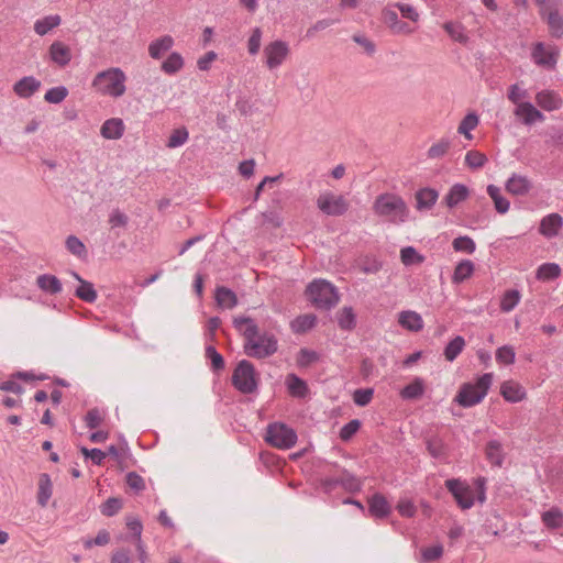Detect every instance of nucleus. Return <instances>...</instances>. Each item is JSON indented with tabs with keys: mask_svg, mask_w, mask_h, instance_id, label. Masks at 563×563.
Here are the masks:
<instances>
[{
	"mask_svg": "<svg viewBox=\"0 0 563 563\" xmlns=\"http://www.w3.org/2000/svg\"><path fill=\"white\" fill-rule=\"evenodd\" d=\"M398 322L404 329L413 332H418L423 328V320L421 316L411 310L400 312Z\"/></svg>",
	"mask_w": 563,
	"mask_h": 563,
	"instance_id": "obj_26",
	"label": "nucleus"
},
{
	"mask_svg": "<svg viewBox=\"0 0 563 563\" xmlns=\"http://www.w3.org/2000/svg\"><path fill=\"white\" fill-rule=\"evenodd\" d=\"M531 57L536 65L554 69L559 58V49L555 46L547 48L544 43L538 42L532 47Z\"/></svg>",
	"mask_w": 563,
	"mask_h": 563,
	"instance_id": "obj_10",
	"label": "nucleus"
},
{
	"mask_svg": "<svg viewBox=\"0 0 563 563\" xmlns=\"http://www.w3.org/2000/svg\"><path fill=\"white\" fill-rule=\"evenodd\" d=\"M415 197H416V208L419 211L430 210L435 205V202L439 198V192H438V190H435L433 188L426 187V188L419 189L416 192Z\"/></svg>",
	"mask_w": 563,
	"mask_h": 563,
	"instance_id": "obj_19",
	"label": "nucleus"
},
{
	"mask_svg": "<svg viewBox=\"0 0 563 563\" xmlns=\"http://www.w3.org/2000/svg\"><path fill=\"white\" fill-rule=\"evenodd\" d=\"M73 277L79 282V287L76 289V296L84 301L93 302L97 299V292L93 285L84 280L77 273H71Z\"/></svg>",
	"mask_w": 563,
	"mask_h": 563,
	"instance_id": "obj_30",
	"label": "nucleus"
},
{
	"mask_svg": "<svg viewBox=\"0 0 563 563\" xmlns=\"http://www.w3.org/2000/svg\"><path fill=\"white\" fill-rule=\"evenodd\" d=\"M339 327L343 330H352L355 327V314L351 307H344L338 316Z\"/></svg>",
	"mask_w": 563,
	"mask_h": 563,
	"instance_id": "obj_47",
	"label": "nucleus"
},
{
	"mask_svg": "<svg viewBox=\"0 0 563 563\" xmlns=\"http://www.w3.org/2000/svg\"><path fill=\"white\" fill-rule=\"evenodd\" d=\"M532 188L530 179L526 176L512 174L506 183V190L515 196H525Z\"/></svg>",
	"mask_w": 563,
	"mask_h": 563,
	"instance_id": "obj_16",
	"label": "nucleus"
},
{
	"mask_svg": "<svg viewBox=\"0 0 563 563\" xmlns=\"http://www.w3.org/2000/svg\"><path fill=\"white\" fill-rule=\"evenodd\" d=\"M465 346V340L461 335H456L444 347L443 355L446 361L453 362L463 351Z\"/></svg>",
	"mask_w": 563,
	"mask_h": 563,
	"instance_id": "obj_38",
	"label": "nucleus"
},
{
	"mask_svg": "<svg viewBox=\"0 0 563 563\" xmlns=\"http://www.w3.org/2000/svg\"><path fill=\"white\" fill-rule=\"evenodd\" d=\"M185 65L183 56L177 53L173 52L168 55V57L162 63L161 69L166 75H175L179 70L183 69Z\"/></svg>",
	"mask_w": 563,
	"mask_h": 563,
	"instance_id": "obj_32",
	"label": "nucleus"
},
{
	"mask_svg": "<svg viewBox=\"0 0 563 563\" xmlns=\"http://www.w3.org/2000/svg\"><path fill=\"white\" fill-rule=\"evenodd\" d=\"M563 227V218L559 213H551L545 216L539 227V232L548 238L552 239L556 236Z\"/></svg>",
	"mask_w": 563,
	"mask_h": 563,
	"instance_id": "obj_14",
	"label": "nucleus"
},
{
	"mask_svg": "<svg viewBox=\"0 0 563 563\" xmlns=\"http://www.w3.org/2000/svg\"><path fill=\"white\" fill-rule=\"evenodd\" d=\"M319 360V354L316 351L301 349L298 354L297 364L300 367H308Z\"/></svg>",
	"mask_w": 563,
	"mask_h": 563,
	"instance_id": "obj_61",
	"label": "nucleus"
},
{
	"mask_svg": "<svg viewBox=\"0 0 563 563\" xmlns=\"http://www.w3.org/2000/svg\"><path fill=\"white\" fill-rule=\"evenodd\" d=\"M53 495V483L48 474L43 473L38 477L36 500L41 507H46Z\"/></svg>",
	"mask_w": 563,
	"mask_h": 563,
	"instance_id": "obj_22",
	"label": "nucleus"
},
{
	"mask_svg": "<svg viewBox=\"0 0 563 563\" xmlns=\"http://www.w3.org/2000/svg\"><path fill=\"white\" fill-rule=\"evenodd\" d=\"M62 18L58 14L46 15L34 22V31L37 35L44 36L49 33L53 29L59 26Z\"/></svg>",
	"mask_w": 563,
	"mask_h": 563,
	"instance_id": "obj_28",
	"label": "nucleus"
},
{
	"mask_svg": "<svg viewBox=\"0 0 563 563\" xmlns=\"http://www.w3.org/2000/svg\"><path fill=\"white\" fill-rule=\"evenodd\" d=\"M289 46L282 40L271 42L264 47L266 66L269 69L279 67L289 55Z\"/></svg>",
	"mask_w": 563,
	"mask_h": 563,
	"instance_id": "obj_11",
	"label": "nucleus"
},
{
	"mask_svg": "<svg viewBox=\"0 0 563 563\" xmlns=\"http://www.w3.org/2000/svg\"><path fill=\"white\" fill-rule=\"evenodd\" d=\"M516 352L511 345H504L496 351V361L504 365H511L515 363Z\"/></svg>",
	"mask_w": 563,
	"mask_h": 563,
	"instance_id": "obj_53",
	"label": "nucleus"
},
{
	"mask_svg": "<svg viewBox=\"0 0 563 563\" xmlns=\"http://www.w3.org/2000/svg\"><path fill=\"white\" fill-rule=\"evenodd\" d=\"M232 385L242 394H253L258 388V374L254 365L247 361H240L232 374Z\"/></svg>",
	"mask_w": 563,
	"mask_h": 563,
	"instance_id": "obj_6",
	"label": "nucleus"
},
{
	"mask_svg": "<svg viewBox=\"0 0 563 563\" xmlns=\"http://www.w3.org/2000/svg\"><path fill=\"white\" fill-rule=\"evenodd\" d=\"M515 115L522 119V122L526 125H531L536 121H543L544 115L541 111H539L532 103L530 102H521L518 103Z\"/></svg>",
	"mask_w": 563,
	"mask_h": 563,
	"instance_id": "obj_15",
	"label": "nucleus"
},
{
	"mask_svg": "<svg viewBox=\"0 0 563 563\" xmlns=\"http://www.w3.org/2000/svg\"><path fill=\"white\" fill-rule=\"evenodd\" d=\"M49 59L58 67H66L73 57L70 47L60 42L55 41L48 47Z\"/></svg>",
	"mask_w": 563,
	"mask_h": 563,
	"instance_id": "obj_13",
	"label": "nucleus"
},
{
	"mask_svg": "<svg viewBox=\"0 0 563 563\" xmlns=\"http://www.w3.org/2000/svg\"><path fill=\"white\" fill-rule=\"evenodd\" d=\"M106 419V411L100 408H92L88 410L85 416L86 426L89 429H96L102 424Z\"/></svg>",
	"mask_w": 563,
	"mask_h": 563,
	"instance_id": "obj_45",
	"label": "nucleus"
},
{
	"mask_svg": "<svg viewBox=\"0 0 563 563\" xmlns=\"http://www.w3.org/2000/svg\"><path fill=\"white\" fill-rule=\"evenodd\" d=\"M189 139L188 130L185 126L174 129L169 135L166 146L168 148H176L184 145Z\"/></svg>",
	"mask_w": 563,
	"mask_h": 563,
	"instance_id": "obj_43",
	"label": "nucleus"
},
{
	"mask_svg": "<svg viewBox=\"0 0 563 563\" xmlns=\"http://www.w3.org/2000/svg\"><path fill=\"white\" fill-rule=\"evenodd\" d=\"M478 124V117L475 113L466 114L460 122L457 132L463 134L467 140H472L473 136L471 131L474 130Z\"/></svg>",
	"mask_w": 563,
	"mask_h": 563,
	"instance_id": "obj_44",
	"label": "nucleus"
},
{
	"mask_svg": "<svg viewBox=\"0 0 563 563\" xmlns=\"http://www.w3.org/2000/svg\"><path fill=\"white\" fill-rule=\"evenodd\" d=\"M318 209L329 217H341L349 210V202L342 195L324 191L317 198Z\"/></svg>",
	"mask_w": 563,
	"mask_h": 563,
	"instance_id": "obj_9",
	"label": "nucleus"
},
{
	"mask_svg": "<svg viewBox=\"0 0 563 563\" xmlns=\"http://www.w3.org/2000/svg\"><path fill=\"white\" fill-rule=\"evenodd\" d=\"M336 21L333 19H323L317 21L312 26H310L306 32V37L311 38L316 35L317 32L323 31L331 25H333Z\"/></svg>",
	"mask_w": 563,
	"mask_h": 563,
	"instance_id": "obj_64",
	"label": "nucleus"
},
{
	"mask_svg": "<svg viewBox=\"0 0 563 563\" xmlns=\"http://www.w3.org/2000/svg\"><path fill=\"white\" fill-rule=\"evenodd\" d=\"M361 428V421L358 419H352L345 423L340 430V439L344 442L350 441Z\"/></svg>",
	"mask_w": 563,
	"mask_h": 563,
	"instance_id": "obj_56",
	"label": "nucleus"
},
{
	"mask_svg": "<svg viewBox=\"0 0 563 563\" xmlns=\"http://www.w3.org/2000/svg\"><path fill=\"white\" fill-rule=\"evenodd\" d=\"M340 486L349 493H357L362 489V482L347 470H342L339 476Z\"/></svg>",
	"mask_w": 563,
	"mask_h": 563,
	"instance_id": "obj_37",
	"label": "nucleus"
},
{
	"mask_svg": "<svg viewBox=\"0 0 563 563\" xmlns=\"http://www.w3.org/2000/svg\"><path fill=\"white\" fill-rule=\"evenodd\" d=\"M205 353L206 357L209 358L211 362V367L213 372H220L224 368V358L213 345H207Z\"/></svg>",
	"mask_w": 563,
	"mask_h": 563,
	"instance_id": "obj_48",
	"label": "nucleus"
},
{
	"mask_svg": "<svg viewBox=\"0 0 563 563\" xmlns=\"http://www.w3.org/2000/svg\"><path fill=\"white\" fill-rule=\"evenodd\" d=\"M122 500L117 497L108 498L101 506L100 511L106 517H112L122 508Z\"/></svg>",
	"mask_w": 563,
	"mask_h": 563,
	"instance_id": "obj_55",
	"label": "nucleus"
},
{
	"mask_svg": "<svg viewBox=\"0 0 563 563\" xmlns=\"http://www.w3.org/2000/svg\"><path fill=\"white\" fill-rule=\"evenodd\" d=\"M91 89L99 96L119 98L125 93L126 76L118 67H111L96 74Z\"/></svg>",
	"mask_w": 563,
	"mask_h": 563,
	"instance_id": "obj_2",
	"label": "nucleus"
},
{
	"mask_svg": "<svg viewBox=\"0 0 563 563\" xmlns=\"http://www.w3.org/2000/svg\"><path fill=\"white\" fill-rule=\"evenodd\" d=\"M488 162L487 156L478 151H468L465 155V164L472 169H478L484 167Z\"/></svg>",
	"mask_w": 563,
	"mask_h": 563,
	"instance_id": "obj_46",
	"label": "nucleus"
},
{
	"mask_svg": "<svg viewBox=\"0 0 563 563\" xmlns=\"http://www.w3.org/2000/svg\"><path fill=\"white\" fill-rule=\"evenodd\" d=\"M296 431L283 422L269 423L266 428L265 441L279 450H288L297 442Z\"/></svg>",
	"mask_w": 563,
	"mask_h": 563,
	"instance_id": "obj_8",
	"label": "nucleus"
},
{
	"mask_svg": "<svg viewBox=\"0 0 563 563\" xmlns=\"http://www.w3.org/2000/svg\"><path fill=\"white\" fill-rule=\"evenodd\" d=\"M493 373H485L475 383L462 384L454 401L463 408H470L482 402L493 384Z\"/></svg>",
	"mask_w": 563,
	"mask_h": 563,
	"instance_id": "obj_4",
	"label": "nucleus"
},
{
	"mask_svg": "<svg viewBox=\"0 0 563 563\" xmlns=\"http://www.w3.org/2000/svg\"><path fill=\"white\" fill-rule=\"evenodd\" d=\"M443 27L453 41L461 44H466L468 42V36L465 34V30L462 24L445 22Z\"/></svg>",
	"mask_w": 563,
	"mask_h": 563,
	"instance_id": "obj_40",
	"label": "nucleus"
},
{
	"mask_svg": "<svg viewBox=\"0 0 563 563\" xmlns=\"http://www.w3.org/2000/svg\"><path fill=\"white\" fill-rule=\"evenodd\" d=\"M306 292L316 308L324 310L333 308L340 299L336 288L324 279L310 283Z\"/></svg>",
	"mask_w": 563,
	"mask_h": 563,
	"instance_id": "obj_5",
	"label": "nucleus"
},
{
	"mask_svg": "<svg viewBox=\"0 0 563 563\" xmlns=\"http://www.w3.org/2000/svg\"><path fill=\"white\" fill-rule=\"evenodd\" d=\"M424 394V380L421 377H416L410 384L406 385L400 390V397L404 400H415Z\"/></svg>",
	"mask_w": 563,
	"mask_h": 563,
	"instance_id": "obj_29",
	"label": "nucleus"
},
{
	"mask_svg": "<svg viewBox=\"0 0 563 563\" xmlns=\"http://www.w3.org/2000/svg\"><path fill=\"white\" fill-rule=\"evenodd\" d=\"M445 487L453 495L455 501L462 509H470L474 505L472 490L460 479H446Z\"/></svg>",
	"mask_w": 563,
	"mask_h": 563,
	"instance_id": "obj_12",
	"label": "nucleus"
},
{
	"mask_svg": "<svg viewBox=\"0 0 563 563\" xmlns=\"http://www.w3.org/2000/svg\"><path fill=\"white\" fill-rule=\"evenodd\" d=\"M41 87L40 80L32 76L23 77L19 81H16L13 86V91L20 98H29L33 93H35Z\"/></svg>",
	"mask_w": 563,
	"mask_h": 563,
	"instance_id": "obj_20",
	"label": "nucleus"
},
{
	"mask_svg": "<svg viewBox=\"0 0 563 563\" xmlns=\"http://www.w3.org/2000/svg\"><path fill=\"white\" fill-rule=\"evenodd\" d=\"M373 211L376 216L394 224L405 222L409 216L406 201L400 196L388 192L376 197L373 203Z\"/></svg>",
	"mask_w": 563,
	"mask_h": 563,
	"instance_id": "obj_3",
	"label": "nucleus"
},
{
	"mask_svg": "<svg viewBox=\"0 0 563 563\" xmlns=\"http://www.w3.org/2000/svg\"><path fill=\"white\" fill-rule=\"evenodd\" d=\"M537 104L545 111L558 110L562 107V99L553 90H542L536 95Z\"/></svg>",
	"mask_w": 563,
	"mask_h": 563,
	"instance_id": "obj_17",
	"label": "nucleus"
},
{
	"mask_svg": "<svg viewBox=\"0 0 563 563\" xmlns=\"http://www.w3.org/2000/svg\"><path fill=\"white\" fill-rule=\"evenodd\" d=\"M561 268L555 263H544L537 271V278L541 280H552L560 276Z\"/></svg>",
	"mask_w": 563,
	"mask_h": 563,
	"instance_id": "obj_42",
	"label": "nucleus"
},
{
	"mask_svg": "<svg viewBox=\"0 0 563 563\" xmlns=\"http://www.w3.org/2000/svg\"><path fill=\"white\" fill-rule=\"evenodd\" d=\"M262 34V30L258 26L252 30L251 36L247 41V52L250 55H256L260 52Z\"/></svg>",
	"mask_w": 563,
	"mask_h": 563,
	"instance_id": "obj_60",
	"label": "nucleus"
},
{
	"mask_svg": "<svg viewBox=\"0 0 563 563\" xmlns=\"http://www.w3.org/2000/svg\"><path fill=\"white\" fill-rule=\"evenodd\" d=\"M542 522L550 529H558L563 526V515L559 508H551L542 514Z\"/></svg>",
	"mask_w": 563,
	"mask_h": 563,
	"instance_id": "obj_41",
	"label": "nucleus"
},
{
	"mask_svg": "<svg viewBox=\"0 0 563 563\" xmlns=\"http://www.w3.org/2000/svg\"><path fill=\"white\" fill-rule=\"evenodd\" d=\"M68 96V90L66 87L59 86L51 88L46 91L44 99L49 103H59Z\"/></svg>",
	"mask_w": 563,
	"mask_h": 563,
	"instance_id": "obj_58",
	"label": "nucleus"
},
{
	"mask_svg": "<svg viewBox=\"0 0 563 563\" xmlns=\"http://www.w3.org/2000/svg\"><path fill=\"white\" fill-rule=\"evenodd\" d=\"M232 323L244 339L243 350L249 357L262 360L276 353L277 339L267 332L260 333L258 325L253 318L238 316L233 318Z\"/></svg>",
	"mask_w": 563,
	"mask_h": 563,
	"instance_id": "obj_1",
	"label": "nucleus"
},
{
	"mask_svg": "<svg viewBox=\"0 0 563 563\" xmlns=\"http://www.w3.org/2000/svg\"><path fill=\"white\" fill-rule=\"evenodd\" d=\"M487 194L494 201L495 209L498 213H506L509 210L510 202L501 195L500 188L495 185L487 186Z\"/></svg>",
	"mask_w": 563,
	"mask_h": 563,
	"instance_id": "obj_33",
	"label": "nucleus"
},
{
	"mask_svg": "<svg viewBox=\"0 0 563 563\" xmlns=\"http://www.w3.org/2000/svg\"><path fill=\"white\" fill-rule=\"evenodd\" d=\"M373 395L372 388H358L353 393V401L360 407H365L372 401Z\"/></svg>",
	"mask_w": 563,
	"mask_h": 563,
	"instance_id": "obj_59",
	"label": "nucleus"
},
{
	"mask_svg": "<svg viewBox=\"0 0 563 563\" xmlns=\"http://www.w3.org/2000/svg\"><path fill=\"white\" fill-rule=\"evenodd\" d=\"M520 294L516 289L507 290L501 298L500 309L504 312L511 311L519 302Z\"/></svg>",
	"mask_w": 563,
	"mask_h": 563,
	"instance_id": "obj_51",
	"label": "nucleus"
},
{
	"mask_svg": "<svg viewBox=\"0 0 563 563\" xmlns=\"http://www.w3.org/2000/svg\"><path fill=\"white\" fill-rule=\"evenodd\" d=\"M451 146V143L448 139H442L438 143H434L429 150H428V157L431 159L440 158L446 154Z\"/></svg>",
	"mask_w": 563,
	"mask_h": 563,
	"instance_id": "obj_57",
	"label": "nucleus"
},
{
	"mask_svg": "<svg viewBox=\"0 0 563 563\" xmlns=\"http://www.w3.org/2000/svg\"><path fill=\"white\" fill-rule=\"evenodd\" d=\"M541 19L548 24L552 37L563 36V15L560 13L561 0H536Z\"/></svg>",
	"mask_w": 563,
	"mask_h": 563,
	"instance_id": "obj_7",
	"label": "nucleus"
},
{
	"mask_svg": "<svg viewBox=\"0 0 563 563\" xmlns=\"http://www.w3.org/2000/svg\"><path fill=\"white\" fill-rule=\"evenodd\" d=\"M66 249L68 252L79 258L86 257L87 255V249L85 244L75 235H69L66 239Z\"/></svg>",
	"mask_w": 563,
	"mask_h": 563,
	"instance_id": "obj_50",
	"label": "nucleus"
},
{
	"mask_svg": "<svg viewBox=\"0 0 563 563\" xmlns=\"http://www.w3.org/2000/svg\"><path fill=\"white\" fill-rule=\"evenodd\" d=\"M426 446L429 454L434 459H441L448 454V445L439 435L429 437L426 440Z\"/></svg>",
	"mask_w": 563,
	"mask_h": 563,
	"instance_id": "obj_31",
	"label": "nucleus"
},
{
	"mask_svg": "<svg viewBox=\"0 0 563 563\" xmlns=\"http://www.w3.org/2000/svg\"><path fill=\"white\" fill-rule=\"evenodd\" d=\"M174 45V38L170 35H164L148 45V54L154 59H161Z\"/></svg>",
	"mask_w": 563,
	"mask_h": 563,
	"instance_id": "obj_24",
	"label": "nucleus"
},
{
	"mask_svg": "<svg viewBox=\"0 0 563 563\" xmlns=\"http://www.w3.org/2000/svg\"><path fill=\"white\" fill-rule=\"evenodd\" d=\"M443 554V547L441 544H437L433 547L424 548L421 550L422 561L431 562L440 559Z\"/></svg>",
	"mask_w": 563,
	"mask_h": 563,
	"instance_id": "obj_62",
	"label": "nucleus"
},
{
	"mask_svg": "<svg viewBox=\"0 0 563 563\" xmlns=\"http://www.w3.org/2000/svg\"><path fill=\"white\" fill-rule=\"evenodd\" d=\"M500 394L505 400L509 402H518L526 397V391L523 388L512 380H508L501 384Z\"/></svg>",
	"mask_w": 563,
	"mask_h": 563,
	"instance_id": "obj_25",
	"label": "nucleus"
},
{
	"mask_svg": "<svg viewBox=\"0 0 563 563\" xmlns=\"http://www.w3.org/2000/svg\"><path fill=\"white\" fill-rule=\"evenodd\" d=\"M470 196L468 188L463 184H454L446 196L443 199V202L450 208L456 207L460 202L467 199Z\"/></svg>",
	"mask_w": 563,
	"mask_h": 563,
	"instance_id": "obj_23",
	"label": "nucleus"
},
{
	"mask_svg": "<svg viewBox=\"0 0 563 563\" xmlns=\"http://www.w3.org/2000/svg\"><path fill=\"white\" fill-rule=\"evenodd\" d=\"M124 123L121 119L111 118L103 122L100 134L107 140H118L123 135Z\"/></svg>",
	"mask_w": 563,
	"mask_h": 563,
	"instance_id": "obj_21",
	"label": "nucleus"
},
{
	"mask_svg": "<svg viewBox=\"0 0 563 563\" xmlns=\"http://www.w3.org/2000/svg\"><path fill=\"white\" fill-rule=\"evenodd\" d=\"M452 245L456 252H464L467 254L474 253L476 249L475 242L467 235L455 238Z\"/></svg>",
	"mask_w": 563,
	"mask_h": 563,
	"instance_id": "obj_54",
	"label": "nucleus"
},
{
	"mask_svg": "<svg viewBox=\"0 0 563 563\" xmlns=\"http://www.w3.org/2000/svg\"><path fill=\"white\" fill-rule=\"evenodd\" d=\"M400 258L404 265L420 264L424 257L420 255L415 247L406 246L400 251Z\"/></svg>",
	"mask_w": 563,
	"mask_h": 563,
	"instance_id": "obj_52",
	"label": "nucleus"
},
{
	"mask_svg": "<svg viewBox=\"0 0 563 563\" xmlns=\"http://www.w3.org/2000/svg\"><path fill=\"white\" fill-rule=\"evenodd\" d=\"M485 454H486L487 461L492 465L498 466V467L503 466V463L505 460V453L503 450V445L499 441H497V440L488 441L486 444V448H485Z\"/></svg>",
	"mask_w": 563,
	"mask_h": 563,
	"instance_id": "obj_27",
	"label": "nucleus"
},
{
	"mask_svg": "<svg viewBox=\"0 0 563 563\" xmlns=\"http://www.w3.org/2000/svg\"><path fill=\"white\" fill-rule=\"evenodd\" d=\"M37 286L49 294H58L62 291V284L54 275H41L36 279Z\"/></svg>",
	"mask_w": 563,
	"mask_h": 563,
	"instance_id": "obj_39",
	"label": "nucleus"
},
{
	"mask_svg": "<svg viewBox=\"0 0 563 563\" xmlns=\"http://www.w3.org/2000/svg\"><path fill=\"white\" fill-rule=\"evenodd\" d=\"M474 263L470 260H462L454 269L452 275L453 284H461L470 278L474 272Z\"/></svg>",
	"mask_w": 563,
	"mask_h": 563,
	"instance_id": "obj_34",
	"label": "nucleus"
},
{
	"mask_svg": "<svg viewBox=\"0 0 563 563\" xmlns=\"http://www.w3.org/2000/svg\"><path fill=\"white\" fill-rule=\"evenodd\" d=\"M80 452L85 457L90 459L96 465H101L103 460L107 457V453L99 449L89 450L82 446Z\"/></svg>",
	"mask_w": 563,
	"mask_h": 563,
	"instance_id": "obj_63",
	"label": "nucleus"
},
{
	"mask_svg": "<svg viewBox=\"0 0 563 563\" xmlns=\"http://www.w3.org/2000/svg\"><path fill=\"white\" fill-rule=\"evenodd\" d=\"M216 300L219 306L230 309L238 305V297L235 292L224 286L217 288Z\"/></svg>",
	"mask_w": 563,
	"mask_h": 563,
	"instance_id": "obj_36",
	"label": "nucleus"
},
{
	"mask_svg": "<svg viewBox=\"0 0 563 563\" xmlns=\"http://www.w3.org/2000/svg\"><path fill=\"white\" fill-rule=\"evenodd\" d=\"M316 317L312 314L299 316L295 319L291 327L295 332L302 333L312 329L316 324Z\"/></svg>",
	"mask_w": 563,
	"mask_h": 563,
	"instance_id": "obj_49",
	"label": "nucleus"
},
{
	"mask_svg": "<svg viewBox=\"0 0 563 563\" xmlns=\"http://www.w3.org/2000/svg\"><path fill=\"white\" fill-rule=\"evenodd\" d=\"M368 511L375 518H386L390 511V505L387 499L379 493L374 494L368 499Z\"/></svg>",
	"mask_w": 563,
	"mask_h": 563,
	"instance_id": "obj_18",
	"label": "nucleus"
},
{
	"mask_svg": "<svg viewBox=\"0 0 563 563\" xmlns=\"http://www.w3.org/2000/svg\"><path fill=\"white\" fill-rule=\"evenodd\" d=\"M287 387L292 396L299 398L306 397L309 391L307 383L295 374L288 375Z\"/></svg>",
	"mask_w": 563,
	"mask_h": 563,
	"instance_id": "obj_35",
	"label": "nucleus"
}]
</instances>
